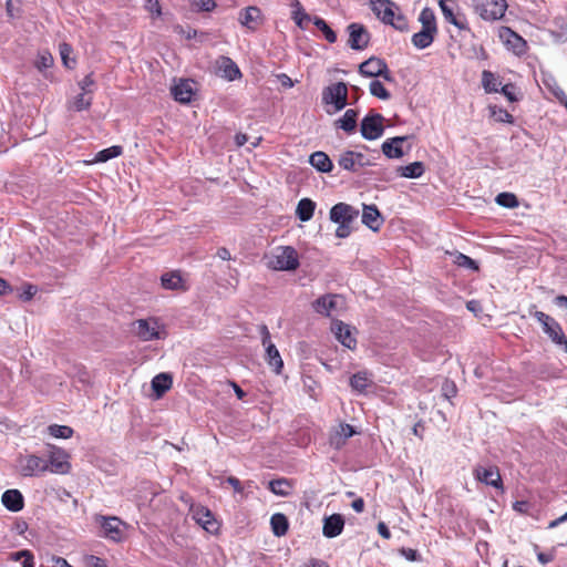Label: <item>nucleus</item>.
<instances>
[{"label": "nucleus", "instance_id": "nucleus-57", "mask_svg": "<svg viewBox=\"0 0 567 567\" xmlns=\"http://www.w3.org/2000/svg\"><path fill=\"white\" fill-rule=\"evenodd\" d=\"M42 567H72L64 558L52 556L47 560V565Z\"/></svg>", "mask_w": 567, "mask_h": 567}, {"label": "nucleus", "instance_id": "nucleus-5", "mask_svg": "<svg viewBox=\"0 0 567 567\" xmlns=\"http://www.w3.org/2000/svg\"><path fill=\"white\" fill-rule=\"evenodd\" d=\"M18 472L23 477L39 476L49 470V464L45 458L34 454L19 455L17 458Z\"/></svg>", "mask_w": 567, "mask_h": 567}, {"label": "nucleus", "instance_id": "nucleus-32", "mask_svg": "<svg viewBox=\"0 0 567 567\" xmlns=\"http://www.w3.org/2000/svg\"><path fill=\"white\" fill-rule=\"evenodd\" d=\"M309 163L312 167L322 173L332 171L333 164L330 157L324 152H315L310 155Z\"/></svg>", "mask_w": 567, "mask_h": 567}, {"label": "nucleus", "instance_id": "nucleus-46", "mask_svg": "<svg viewBox=\"0 0 567 567\" xmlns=\"http://www.w3.org/2000/svg\"><path fill=\"white\" fill-rule=\"evenodd\" d=\"M495 202L499 206L506 207V208H516L519 204L517 197L513 193H506V192L499 193L496 196Z\"/></svg>", "mask_w": 567, "mask_h": 567}, {"label": "nucleus", "instance_id": "nucleus-45", "mask_svg": "<svg viewBox=\"0 0 567 567\" xmlns=\"http://www.w3.org/2000/svg\"><path fill=\"white\" fill-rule=\"evenodd\" d=\"M48 432L56 439H70L73 435V429L68 425L52 424L48 427Z\"/></svg>", "mask_w": 567, "mask_h": 567}, {"label": "nucleus", "instance_id": "nucleus-14", "mask_svg": "<svg viewBox=\"0 0 567 567\" xmlns=\"http://www.w3.org/2000/svg\"><path fill=\"white\" fill-rule=\"evenodd\" d=\"M193 519L199 524L206 532L216 533L219 528L218 522L214 514L205 506L193 505L190 507Z\"/></svg>", "mask_w": 567, "mask_h": 567}, {"label": "nucleus", "instance_id": "nucleus-51", "mask_svg": "<svg viewBox=\"0 0 567 567\" xmlns=\"http://www.w3.org/2000/svg\"><path fill=\"white\" fill-rule=\"evenodd\" d=\"M52 64H53V58H52L51 53H49L48 51H43V52L39 53V56L35 61V66L40 71L51 68Z\"/></svg>", "mask_w": 567, "mask_h": 567}, {"label": "nucleus", "instance_id": "nucleus-34", "mask_svg": "<svg viewBox=\"0 0 567 567\" xmlns=\"http://www.w3.org/2000/svg\"><path fill=\"white\" fill-rule=\"evenodd\" d=\"M436 33L437 32H432L431 30L427 29H421V31L412 35L411 41L416 49L423 50L429 48L433 43Z\"/></svg>", "mask_w": 567, "mask_h": 567}, {"label": "nucleus", "instance_id": "nucleus-29", "mask_svg": "<svg viewBox=\"0 0 567 567\" xmlns=\"http://www.w3.org/2000/svg\"><path fill=\"white\" fill-rule=\"evenodd\" d=\"M362 223L373 231L379 230L382 225V218L374 205L363 206Z\"/></svg>", "mask_w": 567, "mask_h": 567}, {"label": "nucleus", "instance_id": "nucleus-64", "mask_svg": "<svg viewBox=\"0 0 567 567\" xmlns=\"http://www.w3.org/2000/svg\"><path fill=\"white\" fill-rule=\"evenodd\" d=\"M300 567H329V565L321 559L311 558L303 563Z\"/></svg>", "mask_w": 567, "mask_h": 567}, {"label": "nucleus", "instance_id": "nucleus-35", "mask_svg": "<svg viewBox=\"0 0 567 567\" xmlns=\"http://www.w3.org/2000/svg\"><path fill=\"white\" fill-rule=\"evenodd\" d=\"M358 112L355 110H347L342 117L336 121V126L347 133L354 132L357 127Z\"/></svg>", "mask_w": 567, "mask_h": 567}, {"label": "nucleus", "instance_id": "nucleus-12", "mask_svg": "<svg viewBox=\"0 0 567 567\" xmlns=\"http://www.w3.org/2000/svg\"><path fill=\"white\" fill-rule=\"evenodd\" d=\"M473 475L475 480H477L481 483H484L487 486H492L497 489H503V481L498 467L495 465H477L473 470Z\"/></svg>", "mask_w": 567, "mask_h": 567}, {"label": "nucleus", "instance_id": "nucleus-53", "mask_svg": "<svg viewBox=\"0 0 567 567\" xmlns=\"http://www.w3.org/2000/svg\"><path fill=\"white\" fill-rule=\"evenodd\" d=\"M83 563L85 567H107L104 559L94 555L84 556Z\"/></svg>", "mask_w": 567, "mask_h": 567}, {"label": "nucleus", "instance_id": "nucleus-2", "mask_svg": "<svg viewBox=\"0 0 567 567\" xmlns=\"http://www.w3.org/2000/svg\"><path fill=\"white\" fill-rule=\"evenodd\" d=\"M267 266L280 271L296 270L299 267L297 250L291 246L277 247L269 256Z\"/></svg>", "mask_w": 567, "mask_h": 567}, {"label": "nucleus", "instance_id": "nucleus-58", "mask_svg": "<svg viewBox=\"0 0 567 567\" xmlns=\"http://www.w3.org/2000/svg\"><path fill=\"white\" fill-rule=\"evenodd\" d=\"M400 554L409 561H417L421 558L419 551L413 548L402 547Z\"/></svg>", "mask_w": 567, "mask_h": 567}, {"label": "nucleus", "instance_id": "nucleus-13", "mask_svg": "<svg viewBox=\"0 0 567 567\" xmlns=\"http://www.w3.org/2000/svg\"><path fill=\"white\" fill-rule=\"evenodd\" d=\"M439 4L445 21L452 23L460 30H470L465 16L456 12L458 7L455 0H440Z\"/></svg>", "mask_w": 567, "mask_h": 567}, {"label": "nucleus", "instance_id": "nucleus-54", "mask_svg": "<svg viewBox=\"0 0 567 567\" xmlns=\"http://www.w3.org/2000/svg\"><path fill=\"white\" fill-rule=\"evenodd\" d=\"M501 93L506 96V99L509 101V102H516L518 101V96L516 94V86L512 83H508V84H505L504 86H502L501 89Z\"/></svg>", "mask_w": 567, "mask_h": 567}, {"label": "nucleus", "instance_id": "nucleus-7", "mask_svg": "<svg viewBox=\"0 0 567 567\" xmlns=\"http://www.w3.org/2000/svg\"><path fill=\"white\" fill-rule=\"evenodd\" d=\"M322 101L333 105V112L343 110L348 104V87L343 82H337L327 86L322 92Z\"/></svg>", "mask_w": 567, "mask_h": 567}, {"label": "nucleus", "instance_id": "nucleus-36", "mask_svg": "<svg viewBox=\"0 0 567 567\" xmlns=\"http://www.w3.org/2000/svg\"><path fill=\"white\" fill-rule=\"evenodd\" d=\"M316 208V203L310 198H302L299 200L296 209V215L301 221H308L312 218Z\"/></svg>", "mask_w": 567, "mask_h": 567}, {"label": "nucleus", "instance_id": "nucleus-3", "mask_svg": "<svg viewBox=\"0 0 567 567\" xmlns=\"http://www.w3.org/2000/svg\"><path fill=\"white\" fill-rule=\"evenodd\" d=\"M133 327V331L142 341L159 340L166 337L164 326L156 318L136 320Z\"/></svg>", "mask_w": 567, "mask_h": 567}, {"label": "nucleus", "instance_id": "nucleus-48", "mask_svg": "<svg viewBox=\"0 0 567 567\" xmlns=\"http://www.w3.org/2000/svg\"><path fill=\"white\" fill-rule=\"evenodd\" d=\"M482 84L487 93L498 92L496 79H495L494 74L489 71H483Z\"/></svg>", "mask_w": 567, "mask_h": 567}, {"label": "nucleus", "instance_id": "nucleus-26", "mask_svg": "<svg viewBox=\"0 0 567 567\" xmlns=\"http://www.w3.org/2000/svg\"><path fill=\"white\" fill-rule=\"evenodd\" d=\"M123 522L117 517L103 518L102 530L105 537L114 542H120L123 538Z\"/></svg>", "mask_w": 567, "mask_h": 567}, {"label": "nucleus", "instance_id": "nucleus-55", "mask_svg": "<svg viewBox=\"0 0 567 567\" xmlns=\"http://www.w3.org/2000/svg\"><path fill=\"white\" fill-rule=\"evenodd\" d=\"M95 85V81L92 76V74H87L84 76L82 81L79 82V86L82 92L91 94L93 92V87Z\"/></svg>", "mask_w": 567, "mask_h": 567}, {"label": "nucleus", "instance_id": "nucleus-27", "mask_svg": "<svg viewBox=\"0 0 567 567\" xmlns=\"http://www.w3.org/2000/svg\"><path fill=\"white\" fill-rule=\"evenodd\" d=\"M174 99L181 103H188L192 101L194 91L193 83L188 80H179L171 89Z\"/></svg>", "mask_w": 567, "mask_h": 567}, {"label": "nucleus", "instance_id": "nucleus-16", "mask_svg": "<svg viewBox=\"0 0 567 567\" xmlns=\"http://www.w3.org/2000/svg\"><path fill=\"white\" fill-rule=\"evenodd\" d=\"M533 316L542 324L544 332L551 339V341H559L563 338L561 326L550 316L543 311H534Z\"/></svg>", "mask_w": 567, "mask_h": 567}, {"label": "nucleus", "instance_id": "nucleus-6", "mask_svg": "<svg viewBox=\"0 0 567 567\" xmlns=\"http://www.w3.org/2000/svg\"><path fill=\"white\" fill-rule=\"evenodd\" d=\"M45 461L51 473L65 475L71 471L70 454L59 446L49 445Z\"/></svg>", "mask_w": 567, "mask_h": 567}, {"label": "nucleus", "instance_id": "nucleus-4", "mask_svg": "<svg viewBox=\"0 0 567 567\" xmlns=\"http://www.w3.org/2000/svg\"><path fill=\"white\" fill-rule=\"evenodd\" d=\"M475 12L485 21H496L504 17L506 0H472Z\"/></svg>", "mask_w": 567, "mask_h": 567}, {"label": "nucleus", "instance_id": "nucleus-37", "mask_svg": "<svg viewBox=\"0 0 567 567\" xmlns=\"http://www.w3.org/2000/svg\"><path fill=\"white\" fill-rule=\"evenodd\" d=\"M270 525L272 533L278 537L286 535L289 527L287 517L281 513H276L271 516Z\"/></svg>", "mask_w": 567, "mask_h": 567}, {"label": "nucleus", "instance_id": "nucleus-47", "mask_svg": "<svg viewBox=\"0 0 567 567\" xmlns=\"http://www.w3.org/2000/svg\"><path fill=\"white\" fill-rule=\"evenodd\" d=\"M370 93L375 96V97H379L381 100H389L390 99V93L389 91L384 87V85L378 81V80H373L371 83H370Z\"/></svg>", "mask_w": 567, "mask_h": 567}, {"label": "nucleus", "instance_id": "nucleus-33", "mask_svg": "<svg viewBox=\"0 0 567 567\" xmlns=\"http://www.w3.org/2000/svg\"><path fill=\"white\" fill-rule=\"evenodd\" d=\"M268 488L277 496L287 497L292 493L290 480L281 477L268 482Z\"/></svg>", "mask_w": 567, "mask_h": 567}, {"label": "nucleus", "instance_id": "nucleus-61", "mask_svg": "<svg viewBox=\"0 0 567 567\" xmlns=\"http://www.w3.org/2000/svg\"><path fill=\"white\" fill-rule=\"evenodd\" d=\"M196 7L202 11H210L215 8L216 3L214 0H198L196 1Z\"/></svg>", "mask_w": 567, "mask_h": 567}, {"label": "nucleus", "instance_id": "nucleus-63", "mask_svg": "<svg viewBox=\"0 0 567 567\" xmlns=\"http://www.w3.org/2000/svg\"><path fill=\"white\" fill-rule=\"evenodd\" d=\"M554 558H555L554 550H551L549 553H538L537 554V559L542 565H546V564L553 561Z\"/></svg>", "mask_w": 567, "mask_h": 567}, {"label": "nucleus", "instance_id": "nucleus-50", "mask_svg": "<svg viewBox=\"0 0 567 567\" xmlns=\"http://www.w3.org/2000/svg\"><path fill=\"white\" fill-rule=\"evenodd\" d=\"M297 9L293 11V20L298 27L301 29H305V22L311 21V18L309 14H307L303 9L301 8L300 3L297 1L296 3Z\"/></svg>", "mask_w": 567, "mask_h": 567}, {"label": "nucleus", "instance_id": "nucleus-28", "mask_svg": "<svg viewBox=\"0 0 567 567\" xmlns=\"http://www.w3.org/2000/svg\"><path fill=\"white\" fill-rule=\"evenodd\" d=\"M218 70L221 76L228 81H234L241 78V72L238 65L227 56H221L218 61Z\"/></svg>", "mask_w": 567, "mask_h": 567}, {"label": "nucleus", "instance_id": "nucleus-31", "mask_svg": "<svg viewBox=\"0 0 567 567\" xmlns=\"http://www.w3.org/2000/svg\"><path fill=\"white\" fill-rule=\"evenodd\" d=\"M173 378L169 373L163 372L155 375L152 380V389L156 398H161L166 391L172 388Z\"/></svg>", "mask_w": 567, "mask_h": 567}, {"label": "nucleus", "instance_id": "nucleus-15", "mask_svg": "<svg viewBox=\"0 0 567 567\" xmlns=\"http://www.w3.org/2000/svg\"><path fill=\"white\" fill-rule=\"evenodd\" d=\"M359 216V210L346 203H338L330 209V220L334 224H352Z\"/></svg>", "mask_w": 567, "mask_h": 567}, {"label": "nucleus", "instance_id": "nucleus-17", "mask_svg": "<svg viewBox=\"0 0 567 567\" xmlns=\"http://www.w3.org/2000/svg\"><path fill=\"white\" fill-rule=\"evenodd\" d=\"M338 164L346 171L358 172L359 168L368 165L369 163L365 161V157L362 153L346 151L340 154Z\"/></svg>", "mask_w": 567, "mask_h": 567}, {"label": "nucleus", "instance_id": "nucleus-39", "mask_svg": "<svg viewBox=\"0 0 567 567\" xmlns=\"http://www.w3.org/2000/svg\"><path fill=\"white\" fill-rule=\"evenodd\" d=\"M372 384L367 372H358L350 378V385L358 392H364Z\"/></svg>", "mask_w": 567, "mask_h": 567}, {"label": "nucleus", "instance_id": "nucleus-19", "mask_svg": "<svg viewBox=\"0 0 567 567\" xmlns=\"http://www.w3.org/2000/svg\"><path fill=\"white\" fill-rule=\"evenodd\" d=\"M349 30V45L353 50H363L369 43V33L363 25L351 23Z\"/></svg>", "mask_w": 567, "mask_h": 567}, {"label": "nucleus", "instance_id": "nucleus-22", "mask_svg": "<svg viewBox=\"0 0 567 567\" xmlns=\"http://www.w3.org/2000/svg\"><path fill=\"white\" fill-rule=\"evenodd\" d=\"M239 22L245 28L255 31L262 23L261 11L257 7H247L239 13Z\"/></svg>", "mask_w": 567, "mask_h": 567}, {"label": "nucleus", "instance_id": "nucleus-9", "mask_svg": "<svg viewBox=\"0 0 567 567\" xmlns=\"http://www.w3.org/2000/svg\"><path fill=\"white\" fill-rule=\"evenodd\" d=\"M344 307V299L339 295H324L313 302L316 312L332 317L339 315Z\"/></svg>", "mask_w": 567, "mask_h": 567}, {"label": "nucleus", "instance_id": "nucleus-52", "mask_svg": "<svg viewBox=\"0 0 567 567\" xmlns=\"http://www.w3.org/2000/svg\"><path fill=\"white\" fill-rule=\"evenodd\" d=\"M558 30H551L550 33L554 39L558 42H565L567 40V22L559 20L556 22Z\"/></svg>", "mask_w": 567, "mask_h": 567}, {"label": "nucleus", "instance_id": "nucleus-18", "mask_svg": "<svg viewBox=\"0 0 567 567\" xmlns=\"http://www.w3.org/2000/svg\"><path fill=\"white\" fill-rule=\"evenodd\" d=\"M331 330L342 346L351 350L355 348L357 339L353 337V331L349 324L340 320H334Z\"/></svg>", "mask_w": 567, "mask_h": 567}, {"label": "nucleus", "instance_id": "nucleus-44", "mask_svg": "<svg viewBox=\"0 0 567 567\" xmlns=\"http://www.w3.org/2000/svg\"><path fill=\"white\" fill-rule=\"evenodd\" d=\"M453 256V262L462 268H467L472 270H478V266L475 260H473L471 257L462 254V252H454L451 254Z\"/></svg>", "mask_w": 567, "mask_h": 567}, {"label": "nucleus", "instance_id": "nucleus-30", "mask_svg": "<svg viewBox=\"0 0 567 567\" xmlns=\"http://www.w3.org/2000/svg\"><path fill=\"white\" fill-rule=\"evenodd\" d=\"M162 286L168 290H181L186 291L187 287L185 285L182 275L178 271L166 272L161 277Z\"/></svg>", "mask_w": 567, "mask_h": 567}, {"label": "nucleus", "instance_id": "nucleus-42", "mask_svg": "<svg viewBox=\"0 0 567 567\" xmlns=\"http://www.w3.org/2000/svg\"><path fill=\"white\" fill-rule=\"evenodd\" d=\"M92 104V96L87 93L81 92L79 95L74 97V100L70 103V109L76 112H81L87 110Z\"/></svg>", "mask_w": 567, "mask_h": 567}, {"label": "nucleus", "instance_id": "nucleus-43", "mask_svg": "<svg viewBox=\"0 0 567 567\" xmlns=\"http://www.w3.org/2000/svg\"><path fill=\"white\" fill-rule=\"evenodd\" d=\"M312 22L323 33L326 40L329 43H334L337 41L336 32L327 24L322 18L315 17Z\"/></svg>", "mask_w": 567, "mask_h": 567}, {"label": "nucleus", "instance_id": "nucleus-21", "mask_svg": "<svg viewBox=\"0 0 567 567\" xmlns=\"http://www.w3.org/2000/svg\"><path fill=\"white\" fill-rule=\"evenodd\" d=\"M354 434H357V431L352 425L341 423L338 429L330 434L329 443L333 449L340 450L344 446L347 440L352 437Z\"/></svg>", "mask_w": 567, "mask_h": 567}, {"label": "nucleus", "instance_id": "nucleus-60", "mask_svg": "<svg viewBox=\"0 0 567 567\" xmlns=\"http://www.w3.org/2000/svg\"><path fill=\"white\" fill-rule=\"evenodd\" d=\"M18 557H24V560L22 561V567H33V556L29 550H22L18 553Z\"/></svg>", "mask_w": 567, "mask_h": 567}, {"label": "nucleus", "instance_id": "nucleus-1", "mask_svg": "<svg viewBox=\"0 0 567 567\" xmlns=\"http://www.w3.org/2000/svg\"><path fill=\"white\" fill-rule=\"evenodd\" d=\"M370 7L373 13L386 24H391L394 29L404 32L408 31L409 24L399 7L391 0H371Z\"/></svg>", "mask_w": 567, "mask_h": 567}, {"label": "nucleus", "instance_id": "nucleus-25", "mask_svg": "<svg viewBox=\"0 0 567 567\" xmlns=\"http://www.w3.org/2000/svg\"><path fill=\"white\" fill-rule=\"evenodd\" d=\"M344 527V519L340 514H332L323 519L322 534L327 538L339 536Z\"/></svg>", "mask_w": 567, "mask_h": 567}, {"label": "nucleus", "instance_id": "nucleus-8", "mask_svg": "<svg viewBox=\"0 0 567 567\" xmlns=\"http://www.w3.org/2000/svg\"><path fill=\"white\" fill-rule=\"evenodd\" d=\"M261 343L266 350V361L274 369L276 373H280L284 367L282 359L276 346L270 340V332L266 324H260L258 327Z\"/></svg>", "mask_w": 567, "mask_h": 567}, {"label": "nucleus", "instance_id": "nucleus-23", "mask_svg": "<svg viewBox=\"0 0 567 567\" xmlns=\"http://www.w3.org/2000/svg\"><path fill=\"white\" fill-rule=\"evenodd\" d=\"M409 140V136H395L383 142L381 148L388 158H401L405 155L402 144Z\"/></svg>", "mask_w": 567, "mask_h": 567}, {"label": "nucleus", "instance_id": "nucleus-20", "mask_svg": "<svg viewBox=\"0 0 567 567\" xmlns=\"http://www.w3.org/2000/svg\"><path fill=\"white\" fill-rule=\"evenodd\" d=\"M499 37L505 42L507 48L512 49L515 54L519 55L525 52L526 41L509 28H502L499 31Z\"/></svg>", "mask_w": 567, "mask_h": 567}, {"label": "nucleus", "instance_id": "nucleus-10", "mask_svg": "<svg viewBox=\"0 0 567 567\" xmlns=\"http://www.w3.org/2000/svg\"><path fill=\"white\" fill-rule=\"evenodd\" d=\"M359 73L367 78L382 76L386 81H391L392 76L386 63L380 59L372 56L359 65Z\"/></svg>", "mask_w": 567, "mask_h": 567}, {"label": "nucleus", "instance_id": "nucleus-41", "mask_svg": "<svg viewBox=\"0 0 567 567\" xmlns=\"http://www.w3.org/2000/svg\"><path fill=\"white\" fill-rule=\"evenodd\" d=\"M122 154V147L118 145L104 148L95 154L94 162L104 163L109 159L115 158Z\"/></svg>", "mask_w": 567, "mask_h": 567}, {"label": "nucleus", "instance_id": "nucleus-62", "mask_svg": "<svg viewBox=\"0 0 567 567\" xmlns=\"http://www.w3.org/2000/svg\"><path fill=\"white\" fill-rule=\"evenodd\" d=\"M226 482L234 488L236 493H243L244 487L241 485V482L237 477L228 476L226 478Z\"/></svg>", "mask_w": 567, "mask_h": 567}, {"label": "nucleus", "instance_id": "nucleus-24", "mask_svg": "<svg viewBox=\"0 0 567 567\" xmlns=\"http://www.w3.org/2000/svg\"><path fill=\"white\" fill-rule=\"evenodd\" d=\"M2 505L10 512L17 513L24 507V497L19 489H7L1 496Z\"/></svg>", "mask_w": 567, "mask_h": 567}, {"label": "nucleus", "instance_id": "nucleus-49", "mask_svg": "<svg viewBox=\"0 0 567 567\" xmlns=\"http://www.w3.org/2000/svg\"><path fill=\"white\" fill-rule=\"evenodd\" d=\"M71 53H72L71 45H69L68 43L60 44V54H61L62 62L69 69H72L75 65V60L70 58Z\"/></svg>", "mask_w": 567, "mask_h": 567}, {"label": "nucleus", "instance_id": "nucleus-59", "mask_svg": "<svg viewBox=\"0 0 567 567\" xmlns=\"http://www.w3.org/2000/svg\"><path fill=\"white\" fill-rule=\"evenodd\" d=\"M352 233L351 224H338L336 236L338 238H347Z\"/></svg>", "mask_w": 567, "mask_h": 567}, {"label": "nucleus", "instance_id": "nucleus-11", "mask_svg": "<svg viewBox=\"0 0 567 567\" xmlns=\"http://www.w3.org/2000/svg\"><path fill=\"white\" fill-rule=\"evenodd\" d=\"M383 120L384 117L379 113L367 115L361 122L362 137L368 141L381 137L384 132Z\"/></svg>", "mask_w": 567, "mask_h": 567}, {"label": "nucleus", "instance_id": "nucleus-38", "mask_svg": "<svg viewBox=\"0 0 567 567\" xmlns=\"http://www.w3.org/2000/svg\"><path fill=\"white\" fill-rule=\"evenodd\" d=\"M399 173L402 177L419 178L424 173V164L422 162H413L406 166L399 167Z\"/></svg>", "mask_w": 567, "mask_h": 567}, {"label": "nucleus", "instance_id": "nucleus-56", "mask_svg": "<svg viewBox=\"0 0 567 567\" xmlns=\"http://www.w3.org/2000/svg\"><path fill=\"white\" fill-rule=\"evenodd\" d=\"M145 9L156 18L162 16V7L159 4V0H146Z\"/></svg>", "mask_w": 567, "mask_h": 567}, {"label": "nucleus", "instance_id": "nucleus-40", "mask_svg": "<svg viewBox=\"0 0 567 567\" xmlns=\"http://www.w3.org/2000/svg\"><path fill=\"white\" fill-rule=\"evenodd\" d=\"M419 21L422 24V29H427L431 30L432 32H437L436 19L432 9L427 7L422 9L419 16Z\"/></svg>", "mask_w": 567, "mask_h": 567}]
</instances>
